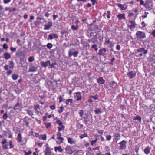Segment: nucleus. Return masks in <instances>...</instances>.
Wrapping results in <instances>:
<instances>
[{
  "mask_svg": "<svg viewBox=\"0 0 155 155\" xmlns=\"http://www.w3.org/2000/svg\"><path fill=\"white\" fill-rule=\"evenodd\" d=\"M135 35L137 40L139 41H141L142 39L146 37V35L145 33L141 31H137Z\"/></svg>",
  "mask_w": 155,
  "mask_h": 155,
  "instance_id": "1",
  "label": "nucleus"
},
{
  "mask_svg": "<svg viewBox=\"0 0 155 155\" xmlns=\"http://www.w3.org/2000/svg\"><path fill=\"white\" fill-rule=\"evenodd\" d=\"M84 120V123L87 125L88 124H91L93 123V118L92 117H90L89 115L87 114H85V116L83 117Z\"/></svg>",
  "mask_w": 155,
  "mask_h": 155,
  "instance_id": "2",
  "label": "nucleus"
},
{
  "mask_svg": "<svg viewBox=\"0 0 155 155\" xmlns=\"http://www.w3.org/2000/svg\"><path fill=\"white\" fill-rule=\"evenodd\" d=\"M136 75V73L135 71H131L130 72L127 73V77L130 79L134 78Z\"/></svg>",
  "mask_w": 155,
  "mask_h": 155,
  "instance_id": "3",
  "label": "nucleus"
},
{
  "mask_svg": "<svg viewBox=\"0 0 155 155\" xmlns=\"http://www.w3.org/2000/svg\"><path fill=\"white\" fill-rule=\"evenodd\" d=\"M126 142L125 140H123L120 142L119 144L120 145V146L119 147L120 150H122L123 149H124L126 147Z\"/></svg>",
  "mask_w": 155,
  "mask_h": 155,
  "instance_id": "4",
  "label": "nucleus"
},
{
  "mask_svg": "<svg viewBox=\"0 0 155 155\" xmlns=\"http://www.w3.org/2000/svg\"><path fill=\"white\" fill-rule=\"evenodd\" d=\"M138 53H142L143 52L144 54H145L147 53L148 51L147 50H145V48H139L137 50Z\"/></svg>",
  "mask_w": 155,
  "mask_h": 155,
  "instance_id": "5",
  "label": "nucleus"
},
{
  "mask_svg": "<svg viewBox=\"0 0 155 155\" xmlns=\"http://www.w3.org/2000/svg\"><path fill=\"white\" fill-rule=\"evenodd\" d=\"M106 52L107 49L105 48H103L99 50L98 54L99 55L104 56L105 55V53Z\"/></svg>",
  "mask_w": 155,
  "mask_h": 155,
  "instance_id": "6",
  "label": "nucleus"
},
{
  "mask_svg": "<svg viewBox=\"0 0 155 155\" xmlns=\"http://www.w3.org/2000/svg\"><path fill=\"white\" fill-rule=\"evenodd\" d=\"M65 150L67 151V153L72 154L74 152V151L72 150L71 147L67 146L65 148Z\"/></svg>",
  "mask_w": 155,
  "mask_h": 155,
  "instance_id": "7",
  "label": "nucleus"
},
{
  "mask_svg": "<svg viewBox=\"0 0 155 155\" xmlns=\"http://www.w3.org/2000/svg\"><path fill=\"white\" fill-rule=\"evenodd\" d=\"M37 69V67L33 65H31L29 67L28 71L29 72H34L36 71Z\"/></svg>",
  "mask_w": 155,
  "mask_h": 155,
  "instance_id": "8",
  "label": "nucleus"
},
{
  "mask_svg": "<svg viewBox=\"0 0 155 155\" xmlns=\"http://www.w3.org/2000/svg\"><path fill=\"white\" fill-rule=\"evenodd\" d=\"M52 26V23L51 22L49 21L48 22L47 25L46 24L44 25L45 28L44 29L45 30H49L50 28Z\"/></svg>",
  "mask_w": 155,
  "mask_h": 155,
  "instance_id": "9",
  "label": "nucleus"
},
{
  "mask_svg": "<svg viewBox=\"0 0 155 155\" xmlns=\"http://www.w3.org/2000/svg\"><path fill=\"white\" fill-rule=\"evenodd\" d=\"M76 94L75 96L76 98H77V100H80L82 99V97L81 95V93L80 92H77L75 93Z\"/></svg>",
  "mask_w": 155,
  "mask_h": 155,
  "instance_id": "10",
  "label": "nucleus"
},
{
  "mask_svg": "<svg viewBox=\"0 0 155 155\" xmlns=\"http://www.w3.org/2000/svg\"><path fill=\"white\" fill-rule=\"evenodd\" d=\"M97 82L100 84H104L105 81L103 79L102 77H100L99 78H97Z\"/></svg>",
  "mask_w": 155,
  "mask_h": 155,
  "instance_id": "11",
  "label": "nucleus"
},
{
  "mask_svg": "<svg viewBox=\"0 0 155 155\" xmlns=\"http://www.w3.org/2000/svg\"><path fill=\"white\" fill-rule=\"evenodd\" d=\"M50 64V61L49 60L45 62L43 61L41 62V65L43 67H46L49 65Z\"/></svg>",
  "mask_w": 155,
  "mask_h": 155,
  "instance_id": "12",
  "label": "nucleus"
},
{
  "mask_svg": "<svg viewBox=\"0 0 155 155\" xmlns=\"http://www.w3.org/2000/svg\"><path fill=\"white\" fill-rule=\"evenodd\" d=\"M97 35L96 34L91 39V41L93 43H95L97 42Z\"/></svg>",
  "mask_w": 155,
  "mask_h": 155,
  "instance_id": "13",
  "label": "nucleus"
},
{
  "mask_svg": "<svg viewBox=\"0 0 155 155\" xmlns=\"http://www.w3.org/2000/svg\"><path fill=\"white\" fill-rule=\"evenodd\" d=\"M117 17L120 20L125 19V14L124 13L119 14L117 16Z\"/></svg>",
  "mask_w": 155,
  "mask_h": 155,
  "instance_id": "14",
  "label": "nucleus"
},
{
  "mask_svg": "<svg viewBox=\"0 0 155 155\" xmlns=\"http://www.w3.org/2000/svg\"><path fill=\"white\" fill-rule=\"evenodd\" d=\"M151 150V148L149 146L147 147L144 150V153L145 154H147L150 153Z\"/></svg>",
  "mask_w": 155,
  "mask_h": 155,
  "instance_id": "15",
  "label": "nucleus"
},
{
  "mask_svg": "<svg viewBox=\"0 0 155 155\" xmlns=\"http://www.w3.org/2000/svg\"><path fill=\"white\" fill-rule=\"evenodd\" d=\"M21 104L19 102H17L16 105L13 108V109L14 110L18 109L21 106Z\"/></svg>",
  "mask_w": 155,
  "mask_h": 155,
  "instance_id": "16",
  "label": "nucleus"
},
{
  "mask_svg": "<svg viewBox=\"0 0 155 155\" xmlns=\"http://www.w3.org/2000/svg\"><path fill=\"white\" fill-rule=\"evenodd\" d=\"M4 55V58L6 60H8V59L10 58L11 57L10 54L6 52L5 53Z\"/></svg>",
  "mask_w": 155,
  "mask_h": 155,
  "instance_id": "17",
  "label": "nucleus"
},
{
  "mask_svg": "<svg viewBox=\"0 0 155 155\" xmlns=\"http://www.w3.org/2000/svg\"><path fill=\"white\" fill-rule=\"evenodd\" d=\"M54 150L55 152H57V150H58L59 152H62L63 150L61 148V146H60L58 147H55L54 148Z\"/></svg>",
  "mask_w": 155,
  "mask_h": 155,
  "instance_id": "18",
  "label": "nucleus"
},
{
  "mask_svg": "<svg viewBox=\"0 0 155 155\" xmlns=\"http://www.w3.org/2000/svg\"><path fill=\"white\" fill-rule=\"evenodd\" d=\"M22 137L21 134L20 133H18L17 138L18 141L19 142H22Z\"/></svg>",
  "mask_w": 155,
  "mask_h": 155,
  "instance_id": "19",
  "label": "nucleus"
},
{
  "mask_svg": "<svg viewBox=\"0 0 155 155\" xmlns=\"http://www.w3.org/2000/svg\"><path fill=\"white\" fill-rule=\"evenodd\" d=\"M133 120H137L139 122L141 121V118L140 116L137 115L136 116L134 117Z\"/></svg>",
  "mask_w": 155,
  "mask_h": 155,
  "instance_id": "20",
  "label": "nucleus"
},
{
  "mask_svg": "<svg viewBox=\"0 0 155 155\" xmlns=\"http://www.w3.org/2000/svg\"><path fill=\"white\" fill-rule=\"evenodd\" d=\"M26 111L27 112V113L32 117V118H34V117H32V116L34 115L33 111L29 110H26Z\"/></svg>",
  "mask_w": 155,
  "mask_h": 155,
  "instance_id": "21",
  "label": "nucleus"
},
{
  "mask_svg": "<svg viewBox=\"0 0 155 155\" xmlns=\"http://www.w3.org/2000/svg\"><path fill=\"white\" fill-rule=\"evenodd\" d=\"M68 141L69 143L72 144L75 143L74 141L72 140V138H68Z\"/></svg>",
  "mask_w": 155,
  "mask_h": 155,
  "instance_id": "22",
  "label": "nucleus"
},
{
  "mask_svg": "<svg viewBox=\"0 0 155 155\" xmlns=\"http://www.w3.org/2000/svg\"><path fill=\"white\" fill-rule=\"evenodd\" d=\"M9 64L11 66H9V68L10 69H13L14 67V63L12 61H10L9 62Z\"/></svg>",
  "mask_w": 155,
  "mask_h": 155,
  "instance_id": "23",
  "label": "nucleus"
},
{
  "mask_svg": "<svg viewBox=\"0 0 155 155\" xmlns=\"http://www.w3.org/2000/svg\"><path fill=\"white\" fill-rule=\"evenodd\" d=\"M117 83L114 81L110 83V86L113 88H114L117 85Z\"/></svg>",
  "mask_w": 155,
  "mask_h": 155,
  "instance_id": "24",
  "label": "nucleus"
},
{
  "mask_svg": "<svg viewBox=\"0 0 155 155\" xmlns=\"http://www.w3.org/2000/svg\"><path fill=\"white\" fill-rule=\"evenodd\" d=\"M114 136L116 137V138H115V139L117 140H119V138L120 137V134L117 133L115 134H114Z\"/></svg>",
  "mask_w": 155,
  "mask_h": 155,
  "instance_id": "25",
  "label": "nucleus"
},
{
  "mask_svg": "<svg viewBox=\"0 0 155 155\" xmlns=\"http://www.w3.org/2000/svg\"><path fill=\"white\" fill-rule=\"evenodd\" d=\"M94 113L95 114H101L102 113V112L100 109L98 108L96 109L95 110H94Z\"/></svg>",
  "mask_w": 155,
  "mask_h": 155,
  "instance_id": "26",
  "label": "nucleus"
},
{
  "mask_svg": "<svg viewBox=\"0 0 155 155\" xmlns=\"http://www.w3.org/2000/svg\"><path fill=\"white\" fill-rule=\"evenodd\" d=\"M90 97L94 99L95 100H97L98 99V96L97 94H96L94 96L91 95Z\"/></svg>",
  "mask_w": 155,
  "mask_h": 155,
  "instance_id": "27",
  "label": "nucleus"
},
{
  "mask_svg": "<svg viewBox=\"0 0 155 155\" xmlns=\"http://www.w3.org/2000/svg\"><path fill=\"white\" fill-rule=\"evenodd\" d=\"M121 8L120 10H125L127 8V6H126V7L125 6H126L125 4H124L122 5Z\"/></svg>",
  "mask_w": 155,
  "mask_h": 155,
  "instance_id": "28",
  "label": "nucleus"
},
{
  "mask_svg": "<svg viewBox=\"0 0 155 155\" xmlns=\"http://www.w3.org/2000/svg\"><path fill=\"white\" fill-rule=\"evenodd\" d=\"M70 102L71 103H72L73 102V100L71 99H67L66 100L65 103L66 104L68 105L69 104V103Z\"/></svg>",
  "mask_w": 155,
  "mask_h": 155,
  "instance_id": "29",
  "label": "nucleus"
},
{
  "mask_svg": "<svg viewBox=\"0 0 155 155\" xmlns=\"http://www.w3.org/2000/svg\"><path fill=\"white\" fill-rule=\"evenodd\" d=\"M18 77V74H14L12 75V78L14 80H16Z\"/></svg>",
  "mask_w": 155,
  "mask_h": 155,
  "instance_id": "30",
  "label": "nucleus"
},
{
  "mask_svg": "<svg viewBox=\"0 0 155 155\" xmlns=\"http://www.w3.org/2000/svg\"><path fill=\"white\" fill-rule=\"evenodd\" d=\"M88 135L87 133H84V134H81L80 136V137L81 139H83L84 137H87Z\"/></svg>",
  "mask_w": 155,
  "mask_h": 155,
  "instance_id": "31",
  "label": "nucleus"
},
{
  "mask_svg": "<svg viewBox=\"0 0 155 155\" xmlns=\"http://www.w3.org/2000/svg\"><path fill=\"white\" fill-rule=\"evenodd\" d=\"M150 3L149 0H147L145 3L144 4V6L147 8H148L149 4Z\"/></svg>",
  "mask_w": 155,
  "mask_h": 155,
  "instance_id": "32",
  "label": "nucleus"
},
{
  "mask_svg": "<svg viewBox=\"0 0 155 155\" xmlns=\"http://www.w3.org/2000/svg\"><path fill=\"white\" fill-rule=\"evenodd\" d=\"M58 131H62L63 130H64V128H65V127L64 125H62V126H61V127H58Z\"/></svg>",
  "mask_w": 155,
  "mask_h": 155,
  "instance_id": "33",
  "label": "nucleus"
},
{
  "mask_svg": "<svg viewBox=\"0 0 155 155\" xmlns=\"http://www.w3.org/2000/svg\"><path fill=\"white\" fill-rule=\"evenodd\" d=\"M34 60V57L32 56L28 58V61L30 62H31Z\"/></svg>",
  "mask_w": 155,
  "mask_h": 155,
  "instance_id": "34",
  "label": "nucleus"
},
{
  "mask_svg": "<svg viewBox=\"0 0 155 155\" xmlns=\"http://www.w3.org/2000/svg\"><path fill=\"white\" fill-rule=\"evenodd\" d=\"M129 22L131 24V25L133 27V28H135V25H136V24L135 23V22H134L130 20L129 21Z\"/></svg>",
  "mask_w": 155,
  "mask_h": 155,
  "instance_id": "35",
  "label": "nucleus"
},
{
  "mask_svg": "<svg viewBox=\"0 0 155 155\" xmlns=\"http://www.w3.org/2000/svg\"><path fill=\"white\" fill-rule=\"evenodd\" d=\"M8 142L7 143H8ZM2 146H3V149H8V144H2Z\"/></svg>",
  "mask_w": 155,
  "mask_h": 155,
  "instance_id": "36",
  "label": "nucleus"
},
{
  "mask_svg": "<svg viewBox=\"0 0 155 155\" xmlns=\"http://www.w3.org/2000/svg\"><path fill=\"white\" fill-rule=\"evenodd\" d=\"M59 108L60 110L58 111V112L59 113H61L63 111L64 107L63 106H62L60 107Z\"/></svg>",
  "mask_w": 155,
  "mask_h": 155,
  "instance_id": "37",
  "label": "nucleus"
},
{
  "mask_svg": "<svg viewBox=\"0 0 155 155\" xmlns=\"http://www.w3.org/2000/svg\"><path fill=\"white\" fill-rule=\"evenodd\" d=\"M45 124L46 126V128L47 129L48 128L50 127L51 125V123H45Z\"/></svg>",
  "mask_w": 155,
  "mask_h": 155,
  "instance_id": "38",
  "label": "nucleus"
},
{
  "mask_svg": "<svg viewBox=\"0 0 155 155\" xmlns=\"http://www.w3.org/2000/svg\"><path fill=\"white\" fill-rule=\"evenodd\" d=\"M57 64V63L56 62H54L52 63L51 64L50 63V64H49V65L50 66V68H53L54 67V66L55 65H56Z\"/></svg>",
  "mask_w": 155,
  "mask_h": 155,
  "instance_id": "39",
  "label": "nucleus"
},
{
  "mask_svg": "<svg viewBox=\"0 0 155 155\" xmlns=\"http://www.w3.org/2000/svg\"><path fill=\"white\" fill-rule=\"evenodd\" d=\"M46 47L49 49L51 48L52 47V44L51 43H48L46 45Z\"/></svg>",
  "mask_w": 155,
  "mask_h": 155,
  "instance_id": "40",
  "label": "nucleus"
},
{
  "mask_svg": "<svg viewBox=\"0 0 155 155\" xmlns=\"http://www.w3.org/2000/svg\"><path fill=\"white\" fill-rule=\"evenodd\" d=\"M57 138L58 139H59L61 137V136H62L60 132H57Z\"/></svg>",
  "mask_w": 155,
  "mask_h": 155,
  "instance_id": "41",
  "label": "nucleus"
},
{
  "mask_svg": "<svg viewBox=\"0 0 155 155\" xmlns=\"http://www.w3.org/2000/svg\"><path fill=\"white\" fill-rule=\"evenodd\" d=\"M8 117V115L7 113H4L3 116V118L4 120L6 119Z\"/></svg>",
  "mask_w": 155,
  "mask_h": 155,
  "instance_id": "42",
  "label": "nucleus"
},
{
  "mask_svg": "<svg viewBox=\"0 0 155 155\" xmlns=\"http://www.w3.org/2000/svg\"><path fill=\"white\" fill-rule=\"evenodd\" d=\"M57 123L59 125V126H62V125L63 122L60 120H58L56 121Z\"/></svg>",
  "mask_w": 155,
  "mask_h": 155,
  "instance_id": "43",
  "label": "nucleus"
},
{
  "mask_svg": "<svg viewBox=\"0 0 155 155\" xmlns=\"http://www.w3.org/2000/svg\"><path fill=\"white\" fill-rule=\"evenodd\" d=\"M71 29L74 30H76L78 29V26L77 25L76 27H75L74 25H72L71 26Z\"/></svg>",
  "mask_w": 155,
  "mask_h": 155,
  "instance_id": "44",
  "label": "nucleus"
},
{
  "mask_svg": "<svg viewBox=\"0 0 155 155\" xmlns=\"http://www.w3.org/2000/svg\"><path fill=\"white\" fill-rule=\"evenodd\" d=\"M107 17L108 19L110 18V15H111L110 12V11H107Z\"/></svg>",
  "mask_w": 155,
  "mask_h": 155,
  "instance_id": "45",
  "label": "nucleus"
},
{
  "mask_svg": "<svg viewBox=\"0 0 155 155\" xmlns=\"http://www.w3.org/2000/svg\"><path fill=\"white\" fill-rule=\"evenodd\" d=\"M106 140L109 141L110 140L111 138V136L110 135L106 136Z\"/></svg>",
  "mask_w": 155,
  "mask_h": 155,
  "instance_id": "46",
  "label": "nucleus"
},
{
  "mask_svg": "<svg viewBox=\"0 0 155 155\" xmlns=\"http://www.w3.org/2000/svg\"><path fill=\"white\" fill-rule=\"evenodd\" d=\"M79 114H80V116L81 117H82L84 115V111L83 110H80V112H79Z\"/></svg>",
  "mask_w": 155,
  "mask_h": 155,
  "instance_id": "47",
  "label": "nucleus"
},
{
  "mask_svg": "<svg viewBox=\"0 0 155 155\" xmlns=\"http://www.w3.org/2000/svg\"><path fill=\"white\" fill-rule=\"evenodd\" d=\"M9 144L10 146V149H11L14 147V146L12 144V140L10 141L9 142Z\"/></svg>",
  "mask_w": 155,
  "mask_h": 155,
  "instance_id": "48",
  "label": "nucleus"
},
{
  "mask_svg": "<svg viewBox=\"0 0 155 155\" xmlns=\"http://www.w3.org/2000/svg\"><path fill=\"white\" fill-rule=\"evenodd\" d=\"M59 103H61V102H62L63 101H64L65 100L64 99H63V98L61 96H60L59 97Z\"/></svg>",
  "mask_w": 155,
  "mask_h": 155,
  "instance_id": "49",
  "label": "nucleus"
},
{
  "mask_svg": "<svg viewBox=\"0 0 155 155\" xmlns=\"http://www.w3.org/2000/svg\"><path fill=\"white\" fill-rule=\"evenodd\" d=\"M3 48L4 49H7L8 48V46L7 44L5 43L3 45Z\"/></svg>",
  "mask_w": 155,
  "mask_h": 155,
  "instance_id": "50",
  "label": "nucleus"
},
{
  "mask_svg": "<svg viewBox=\"0 0 155 155\" xmlns=\"http://www.w3.org/2000/svg\"><path fill=\"white\" fill-rule=\"evenodd\" d=\"M48 38L50 40H52L54 38L52 34H51L49 35Z\"/></svg>",
  "mask_w": 155,
  "mask_h": 155,
  "instance_id": "51",
  "label": "nucleus"
},
{
  "mask_svg": "<svg viewBox=\"0 0 155 155\" xmlns=\"http://www.w3.org/2000/svg\"><path fill=\"white\" fill-rule=\"evenodd\" d=\"M46 134H44V135H42V136L41 137V139H43L44 140H46Z\"/></svg>",
  "mask_w": 155,
  "mask_h": 155,
  "instance_id": "52",
  "label": "nucleus"
},
{
  "mask_svg": "<svg viewBox=\"0 0 155 155\" xmlns=\"http://www.w3.org/2000/svg\"><path fill=\"white\" fill-rule=\"evenodd\" d=\"M16 48H13L12 47H11L10 48V50L12 52H15L16 51Z\"/></svg>",
  "mask_w": 155,
  "mask_h": 155,
  "instance_id": "53",
  "label": "nucleus"
},
{
  "mask_svg": "<svg viewBox=\"0 0 155 155\" xmlns=\"http://www.w3.org/2000/svg\"><path fill=\"white\" fill-rule=\"evenodd\" d=\"M78 53V52L74 51V53H73V55L74 56V57H77Z\"/></svg>",
  "mask_w": 155,
  "mask_h": 155,
  "instance_id": "54",
  "label": "nucleus"
},
{
  "mask_svg": "<svg viewBox=\"0 0 155 155\" xmlns=\"http://www.w3.org/2000/svg\"><path fill=\"white\" fill-rule=\"evenodd\" d=\"M22 54V52H17L16 56L18 57H20L21 56V54Z\"/></svg>",
  "mask_w": 155,
  "mask_h": 155,
  "instance_id": "55",
  "label": "nucleus"
},
{
  "mask_svg": "<svg viewBox=\"0 0 155 155\" xmlns=\"http://www.w3.org/2000/svg\"><path fill=\"white\" fill-rule=\"evenodd\" d=\"M12 71L11 70H9L8 71H7L6 73L7 76H9L12 73Z\"/></svg>",
  "mask_w": 155,
  "mask_h": 155,
  "instance_id": "56",
  "label": "nucleus"
},
{
  "mask_svg": "<svg viewBox=\"0 0 155 155\" xmlns=\"http://www.w3.org/2000/svg\"><path fill=\"white\" fill-rule=\"evenodd\" d=\"M115 59L114 57H113L111 60L110 62L109 63V64H110L113 65V62L115 61Z\"/></svg>",
  "mask_w": 155,
  "mask_h": 155,
  "instance_id": "57",
  "label": "nucleus"
},
{
  "mask_svg": "<svg viewBox=\"0 0 155 155\" xmlns=\"http://www.w3.org/2000/svg\"><path fill=\"white\" fill-rule=\"evenodd\" d=\"M31 153V151L30 150H29L28 152H25V155H30Z\"/></svg>",
  "mask_w": 155,
  "mask_h": 155,
  "instance_id": "58",
  "label": "nucleus"
},
{
  "mask_svg": "<svg viewBox=\"0 0 155 155\" xmlns=\"http://www.w3.org/2000/svg\"><path fill=\"white\" fill-rule=\"evenodd\" d=\"M34 16L33 15H31V16L30 18V19L29 20V22H31L32 21L31 20H33L34 19Z\"/></svg>",
  "mask_w": 155,
  "mask_h": 155,
  "instance_id": "59",
  "label": "nucleus"
},
{
  "mask_svg": "<svg viewBox=\"0 0 155 155\" xmlns=\"http://www.w3.org/2000/svg\"><path fill=\"white\" fill-rule=\"evenodd\" d=\"M91 2H92V5H94L95 3H97V2L96 0H91Z\"/></svg>",
  "mask_w": 155,
  "mask_h": 155,
  "instance_id": "60",
  "label": "nucleus"
},
{
  "mask_svg": "<svg viewBox=\"0 0 155 155\" xmlns=\"http://www.w3.org/2000/svg\"><path fill=\"white\" fill-rule=\"evenodd\" d=\"M50 108L52 110H54L55 108V106L54 104V105L50 106Z\"/></svg>",
  "mask_w": 155,
  "mask_h": 155,
  "instance_id": "61",
  "label": "nucleus"
},
{
  "mask_svg": "<svg viewBox=\"0 0 155 155\" xmlns=\"http://www.w3.org/2000/svg\"><path fill=\"white\" fill-rule=\"evenodd\" d=\"M45 155H51V151L48 152H45Z\"/></svg>",
  "mask_w": 155,
  "mask_h": 155,
  "instance_id": "62",
  "label": "nucleus"
},
{
  "mask_svg": "<svg viewBox=\"0 0 155 155\" xmlns=\"http://www.w3.org/2000/svg\"><path fill=\"white\" fill-rule=\"evenodd\" d=\"M17 42L19 45H21V41L19 39H17Z\"/></svg>",
  "mask_w": 155,
  "mask_h": 155,
  "instance_id": "63",
  "label": "nucleus"
},
{
  "mask_svg": "<svg viewBox=\"0 0 155 155\" xmlns=\"http://www.w3.org/2000/svg\"><path fill=\"white\" fill-rule=\"evenodd\" d=\"M7 142L6 140L5 139H4L3 140H2L1 142V143L2 144H5Z\"/></svg>",
  "mask_w": 155,
  "mask_h": 155,
  "instance_id": "64",
  "label": "nucleus"
}]
</instances>
